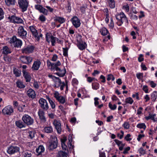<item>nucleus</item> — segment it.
<instances>
[{
  "label": "nucleus",
  "instance_id": "obj_19",
  "mask_svg": "<svg viewBox=\"0 0 157 157\" xmlns=\"http://www.w3.org/2000/svg\"><path fill=\"white\" fill-rule=\"evenodd\" d=\"M54 140L52 141L49 145L48 149L50 150H52L56 148L57 147L58 141L57 137H54Z\"/></svg>",
  "mask_w": 157,
  "mask_h": 157
},
{
  "label": "nucleus",
  "instance_id": "obj_4",
  "mask_svg": "<svg viewBox=\"0 0 157 157\" xmlns=\"http://www.w3.org/2000/svg\"><path fill=\"white\" fill-rule=\"evenodd\" d=\"M18 3L22 12L27 10L29 4L27 0H18Z\"/></svg>",
  "mask_w": 157,
  "mask_h": 157
},
{
  "label": "nucleus",
  "instance_id": "obj_37",
  "mask_svg": "<svg viewBox=\"0 0 157 157\" xmlns=\"http://www.w3.org/2000/svg\"><path fill=\"white\" fill-rule=\"evenodd\" d=\"M56 40H58V39L57 38L54 37L52 35H51L50 40L52 46H54L55 45V43Z\"/></svg>",
  "mask_w": 157,
  "mask_h": 157
},
{
  "label": "nucleus",
  "instance_id": "obj_20",
  "mask_svg": "<svg viewBox=\"0 0 157 157\" xmlns=\"http://www.w3.org/2000/svg\"><path fill=\"white\" fill-rule=\"evenodd\" d=\"M38 113L41 122L44 123L46 121V118L44 116V111L41 109H39Z\"/></svg>",
  "mask_w": 157,
  "mask_h": 157
},
{
  "label": "nucleus",
  "instance_id": "obj_27",
  "mask_svg": "<svg viewBox=\"0 0 157 157\" xmlns=\"http://www.w3.org/2000/svg\"><path fill=\"white\" fill-rule=\"evenodd\" d=\"M44 147L42 145L39 146L38 148H37L36 149V152L37 153L38 155H41V153L44 152Z\"/></svg>",
  "mask_w": 157,
  "mask_h": 157
},
{
  "label": "nucleus",
  "instance_id": "obj_57",
  "mask_svg": "<svg viewBox=\"0 0 157 157\" xmlns=\"http://www.w3.org/2000/svg\"><path fill=\"white\" fill-rule=\"evenodd\" d=\"M131 136V135L129 134H127L126 136L124 137V139L127 141H130L132 140L131 138H129Z\"/></svg>",
  "mask_w": 157,
  "mask_h": 157
},
{
  "label": "nucleus",
  "instance_id": "obj_13",
  "mask_svg": "<svg viewBox=\"0 0 157 157\" xmlns=\"http://www.w3.org/2000/svg\"><path fill=\"white\" fill-rule=\"evenodd\" d=\"M35 8L44 15H47L48 14V10L43 7L41 5H35Z\"/></svg>",
  "mask_w": 157,
  "mask_h": 157
},
{
  "label": "nucleus",
  "instance_id": "obj_51",
  "mask_svg": "<svg viewBox=\"0 0 157 157\" xmlns=\"http://www.w3.org/2000/svg\"><path fill=\"white\" fill-rule=\"evenodd\" d=\"M123 9H124L126 11L128 12L129 11V8L128 5L126 4L123 6Z\"/></svg>",
  "mask_w": 157,
  "mask_h": 157
},
{
  "label": "nucleus",
  "instance_id": "obj_10",
  "mask_svg": "<svg viewBox=\"0 0 157 157\" xmlns=\"http://www.w3.org/2000/svg\"><path fill=\"white\" fill-rule=\"evenodd\" d=\"M39 103L40 107L42 109L43 111H46L49 108L48 103L45 99L43 98H40L39 100Z\"/></svg>",
  "mask_w": 157,
  "mask_h": 157
},
{
  "label": "nucleus",
  "instance_id": "obj_17",
  "mask_svg": "<svg viewBox=\"0 0 157 157\" xmlns=\"http://www.w3.org/2000/svg\"><path fill=\"white\" fill-rule=\"evenodd\" d=\"M19 148L17 146L10 147L7 150V152L10 154H12L19 151Z\"/></svg>",
  "mask_w": 157,
  "mask_h": 157
},
{
  "label": "nucleus",
  "instance_id": "obj_32",
  "mask_svg": "<svg viewBox=\"0 0 157 157\" xmlns=\"http://www.w3.org/2000/svg\"><path fill=\"white\" fill-rule=\"evenodd\" d=\"M67 154L65 152L60 151L58 152L57 157H67Z\"/></svg>",
  "mask_w": 157,
  "mask_h": 157
},
{
  "label": "nucleus",
  "instance_id": "obj_43",
  "mask_svg": "<svg viewBox=\"0 0 157 157\" xmlns=\"http://www.w3.org/2000/svg\"><path fill=\"white\" fill-rule=\"evenodd\" d=\"M26 105H20L18 107L17 109L20 112L23 111L25 109V108L26 107Z\"/></svg>",
  "mask_w": 157,
  "mask_h": 157
},
{
  "label": "nucleus",
  "instance_id": "obj_56",
  "mask_svg": "<svg viewBox=\"0 0 157 157\" xmlns=\"http://www.w3.org/2000/svg\"><path fill=\"white\" fill-rule=\"evenodd\" d=\"M142 89L146 93H148V89L147 86H144Z\"/></svg>",
  "mask_w": 157,
  "mask_h": 157
},
{
  "label": "nucleus",
  "instance_id": "obj_25",
  "mask_svg": "<svg viewBox=\"0 0 157 157\" xmlns=\"http://www.w3.org/2000/svg\"><path fill=\"white\" fill-rule=\"evenodd\" d=\"M15 123L16 126L20 128H25L26 127V125L24 122H23L21 120L16 121Z\"/></svg>",
  "mask_w": 157,
  "mask_h": 157
},
{
  "label": "nucleus",
  "instance_id": "obj_29",
  "mask_svg": "<svg viewBox=\"0 0 157 157\" xmlns=\"http://www.w3.org/2000/svg\"><path fill=\"white\" fill-rule=\"evenodd\" d=\"M54 21H58L60 24H63L65 22V19L61 17H55Z\"/></svg>",
  "mask_w": 157,
  "mask_h": 157
},
{
  "label": "nucleus",
  "instance_id": "obj_31",
  "mask_svg": "<svg viewBox=\"0 0 157 157\" xmlns=\"http://www.w3.org/2000/svg\"><path fill=\"white\" fill-rule=\"evenodd\" d=\"M44 130L45 132L47 133H52L53 131V128L51 126L45 127Z\"/></svg>",
  "mask_w": 157,
  "mask_h": 157
},
{
  "label": "nucleus",
  "instance_id": "obj_12",
  "mask_svg": "<svg viewBox=\"0 0 157 157\" xmlns=\"http://www.w3.org/2000/svg\"><path fill=\"white\" fill-rule=\"evenodd\" d=\"M2 111L4 115H10L13 112V109L12 106L8 105L5 107Z\"/></svg>",
  "mask_w": 157,
  "mask_h": 157
},
{
  "label": "nucleus",
  "instance_id": "obj_6",
  "mask_svg": "<svg viewBox=\"0 0 157 157\" xmlns=\"http://www.w3.org/2000/svg\"><path fill=\"white\" fill-rule=\"evenodd\" d=\"M53 81L54 82L55 87L58 88L60 86V90H62L63 89L64 87L65 86L64 82H62L61 79L58 77H56Z\"/></svg>",
  "mask_w": 157,
  "mask_h": 157
},
{
  "label": "nucleus",
  "instance_id": "obj_40",
  "mask_svg": "<svg viewBox=\"0 0 157 157\" xmlns=\"http://www.w3.org/2000/svg\"><path fill=\"white\" fill-rule=\"evenodd\" d=\"M109 7L111 8H113L115 7V2L113 0H108Z\"/></svg>",
  "mask_w": 157,
  "mask_h": 157
},
{
  "label": "nucleus",
  "instance_id": "obj_3",
  "mask_svg": "<svg viewBox=\"0 0 157 157\" xmlns=\"http://www.w3.org/2000/svg\"><path fill=\"white\" fill-rule=\"evenodd\" d=\"M10 42L13 44L15 47L21 48L22 44L21 40L17 39L15 36L11 38Z\"/></svg>",
  "mask_w": 157,
  "mask_h": 157
},
{
  "label": "nucleus",
  "instance_id": "obj_41",
  "mask_svg": "<svg viewBox=\"0 0 157 157\" xmlns=\"http://www.w3.org/2000/svg\"><path fill=\"white\" fill-rule=\"evenodd\" d=\"M133 100L131 97H128L125 99V102L127 103L132 104L133 102Z\"/></svg>",
  "mask_w": 157,
  "mask_h": 157
},
{
  "label": "nucleus",
  "instance_id": "obj_52",
  "mask_svg": "<svg viewBox=\"0 0 157 157\" xmlns=\"http://www.w3.org/2000/svg\"><path fill=\"white\" fill-rule=\"evenodd\" d=\"M72 83L73 85L75 86L78 84V81L76 78H74L72 80Z\"/></svg>",
  "mask_w": 157,
  "mask_h": 157
},
{
  "label": "nucleus",
  "instance_id": "obj_38",
  "mask_svg": "<svg viewBox=\"0 0 157 157\" xmlns=\"http://www.w3.org/2000/svg\"><path fill=\"white\" fill-rule=\"evenodd\" d=\"M136 127L139 128H143L144 130H145L146 128V126L144 123L138 124L137 125Z\"/></svg>",
  "mask_w": 157,
  "mask_h": 157
},
{
  "label": "nucleus",
  "instance_id": "obj_49",
  "mask_svg": "<svg viewBox=\"0 0 157 157\" xmlns=\"http://www.w3.org/2000/svg\"><path fill=\"white\" fill-rule=\"evenodd\" d=\"M149 82L152 88H155L157 85L156 84L154 83L153 81H150Z\"/></svg>",
  "mask_w": 157,
  "mask_h": 157
},
{
  "label": "nucleus",
  "instance_id": "obj_15",
  "mask_svg": "<svg viewBox=\"0 0 157 157\" xmlns=\"http://www.w3.org/2000/svg\"><path fill=\"white\" fill-rule=\"evenodd\" d=\"M29 29L33 36L36 38V40H39L40 38L37 30L33 26H30L29 27Z\"/></svg>",
  "mask_w": 157,
  "mask_h": 157
},
{
  "label": "nucleus",
  "instance_id": "obj_60",
  "mask_svg": "<svg viewBox=\"0 0 157 157\" xmlns=\"http://www.w3.org/2000/svg\"><path fill=\"white\" fill-rule=\"evenodd\" d=\"M99 100V98H94V105L95 106H97L99 104V101H98V100Z\"/></svg>",
  "mask_w": 157,
  "mask_h": 157
},
{
  "label": "nucleus",
  "instance_id": "obj_39",
  "mask_svg": "<svg viewBox=\"0 0 157 157\" xmlns=\"http://www.w3.org/2000/svg\"><path fill=\"white\" fill-rule=\"evenodd\" d=\"M99 84L98 82H94L92 84V88L94 90H97L99 89Z\"/></svg>",
  "mask_w": 157,
  "mask_h": 157
},
{
  "label": "nucleus",
  "instance_id": "obj_36",
  "mask_svg": "<svg viewBox=\"0 0 157 157\" xmlns=\"http://www.w3.org/2000/svg\"><path fill=\"white\" fill-rule=\"evenodd\" d=\"M17 86L20 88H25V86L23 84L22 82L21 81H18L16 82Z\"/></svg>",
  "mask_w": 157,
  "mask_h": 157
},
{
  "label": "nucleus",
  "instance_id": "obj_9",
  "mask_svg": "<svg viewBox=\"0 0 157 157\" xmlns=\"http://www.w3.org/2000/svg\"><path fill=\"white\" fill-rule=\"evenodd\" d=\"M8 19L11 22L14 23L21 24L23 22L22 19L15 15L10 16L8 17Z\"/></svg>",
  "mask_w": 157,
  "mask_h": 157
},
{
  "label": "nucleus",
  "instance_id": "obj_30",
  "mask_svg": "<svg viewBox=\"0 0 157 157\" xmlns=\"http://www.w3.org/2000/svg\"><path fill=\"white\" fill-rule=\"evenodd\" d=\"M66 11L67 13H70L71 10V4L70 2L68 1L67 2V3L66 5V6L65 7Z\"/></svg>",
  "mask_w": 157,
  "mask_h": 157
},
{
  "label": "nucleus",
  "instance_id": "obj_63",
  "mask_svg": "<svg viewBox=\"0 0 157 157\" xmlns=\"http://www.w3.org/2000/svg\"><path fill=\"white\" fill-rule=\"evenodd\" d=\"M143 55L141 54L140 55L139 57L138 58V61L140 62H141L144 60V58H143Z\"/></svg>",
  "mask_w": 157,
  "mask_h": 157
},
{
  "label": "nucleus",
  "instance_id": "obj_34",
  "mask_svg": "<svg viewBox=\"0 0 157 157\" xmlns=\"http://www.w3.org/2000/svg\"><path fill=\"white\" fill-rule=\"evenodd\" d=\"M13 74L16 77H19L21 76V73L20 71L17 68H15L13 70Z\"/></svg>",
  "mask_w": 157,
  "mask_h": 157
},
{
  "label": "nucleus",
  "instance_id": "obj_55",
  "mask_svg": "<svg viewBox=\"0 0 157 157\" xmlns=\"http://www.w3.org/2000/svg\"><path fill=\"white\" fill-rule=\"evenodd\" d=\"M152 117H151V120L154 122H157V117H155L156 114H151Z\"/></svg>",
  "mask_w": 157,
  "mask_h": 157
},
{
  "label": "nucleus",
  "instance_id": "obj_21",
  "mask_svg": "<svg viewBox=\"0 0 157 157\" xmlns=\"http://www.w3.org/2000/svg\"><path fill=\"white\" fill-rule=\"evenodd\" d=\"M41 63L39 60L37 59L36 60L34 61L32 69L33 71H37L40 68Z\"/></svg>",
  "mask_w": 157,
  "mask_h": 157
},
{
  "label": "nucleus",
  "instance_id": "obj_42",
  "mask_svg": "<svg viewBox=\"0 0 157 157\" xmlns=\"http://www.w3.org/2000/svg\"><path fill=\"white\" fill-rule=\"evenodd\" d=\"M76 40L77 42V44L82 42V36L79 34L77 35L76 36Z\"/></svg>",
  "mask_w": 157,
  "mask_h": 157
},
{
  "label": "nucleus",
  "instance_id": "obj_26",
  "mask_svg": "<svg viewBox=\"0 0 157 157\" xmlns=\"http://www.w3.org/2000/svg\"><path fill=\"white\" fill-rule=\"evenodd\" d=\"M77 46L79 49L83 50L84 49L86 46V43L83 41L77 44Z\"/></svg>",
  "mask_w": 157,
  "mask_h": 157
},
{
  "label": "nucleus",
  "instance_id": "obj_1",
  "mask_svg": "<svg viewBox=\"0 0 157 157\" xmlns=\"http://www.w3.org/2000/svg\"><path fill=\"white\" fill-rule=\"evenodd\" d=\"M48 67L52 71L56 70L58 71L56 73V74L60 77H63L64 76L66 73V70L65 69L61 70L58 67L61 64V63L59 61H58L57 62L52 63L49 60L47 61Z\"/></svg>",
  "mask_w": 157,
  "mask_h": 157
},
{
  "label": "nucleus",
  "instance_id": "obj_64",
  "mask_svg": "<svg viewBox=\"0 0 157 157\" xmlns=\"http://www.w3.org/2000/svg\"><path fill=\"white\" fill-rule=\"evenodd\" d=\"M99 157H106L105 153L104 152H101L99 151Z\"/></svg>",
  "mask_w": 157,
  "mask_h": 157
},
{
  "label": "nucleus",
  "instance_id": "obj_53",
  "mask_svg": "<svg viewBox=\"0 0 157 157\" xmlns=\"http://www.w3.org/2000/svg\"><path fill=\"white\" fill-rule=\"evenodd\" d=\"M109 28L111 29H113L114 27V23L113 19L111 18L110 19V22L109 25Z\"/></svg>",
  "mask_w": 157,
  "mask_h": 157
},
{
  "label": "nucleus",
  "instance_id": "obj_14",
  "mask_svg": "<svg viewBox=\"0 0 157 157\" xmlns=\"http://www.w3.org/2000/svg\"><path fill=\"white\" fill-rule=\"evenodd\" d=\"M53 124L55 128L56 129L58 133L60 134L62 131L60 121L56 119L54 120L53 121Z\"/></svg>",
  "mask_w": 157,
  "mask_h": 157
},
{
  "label": "nucleus",
  "instance_id": "obj_18",
  "mask_svg": "<svg viewBox=\"0 0 157 157\" xmlns=\"http://www.w3.org/2000/svg\"><path fill=\"white\" fill-rule=\"evenodd\" d=\"M20 60L24 63L29 64L32 62L33 58L30 56H23L21 57Z\"/></svg>",
  "mask_w": 157,
  "mask_h": 157
},
{
  "label": "nucleus",
  "instance_id": "obj_11",
  "mask_svg": "<svg viewBox=\"0 0 157 157\" xmlns=\"http://www.w3.org/2000/svg\"><path fill=\"white\" fill-rule=\"evenodd\" d=\"M34 49L33 46L32 45H28L23 48L21 50L22 53L25 54H29L32 53Z\"/></svg>",
  "mask_w": 157,
  "mask_h": 157
},
{
  "label": "nucleus",
  "instance_id": "obj_50",
  "mask_svg": "<svg viewBox=\"0 0 157 157\" xmlns=\"http://www.w3.org/2000/svg\"><path fill=\"white\" fill-rule=\"evenodd\" d=\"M63 55L64 56H67L68 55L67 51L68 48H63Z\"/></svg>",
  "mask_w": 157,
  "mask_h": 157
},
{
  "label": "nucleus",
  "instance_id": "obj_2",
  "mask_svg": "<svg viewBox=\"0 0 157 157\" xmlns=\"http://www.w3.org/2000/svg\"><path fill=\"white\" fill-rule=\"evenodd\" d=\"M116 19L118 20L117 23L119 26H121L122 24L124 22H126L127 24L128 23V21L127 18L124 13L123 12L120 13L119 14L116 15Z\"/></svg>",
  "mask_w": 157,
  "mask_h": 157
},
{
  "label": "nucleus",
  "instance_id": "obj_48",
  "mask_svg": "<svg viewBox=\"0 0 157 157\" xmlns=\"http://www.w3.org/2000/svg\"><path fill=\"white\" fill-rule=\"evenodd\" d=\"M39 19L40 21L42 22L45 21L46 20L45 17L42 14L40 16Z\"/></svg>",
  "mask_w": 157,
  "mask_h": 157
},
{
  "label": "nucleus",
  "instance_id": "obj_59",
  "mask_svg": "<svg viewBox=\"0 0 157 157\" xmlns=\"http://www.w3.org/2000/svg\"><path fill=\"white\" fill-rule=\"evenodd\" d=\"M137 78L138 79H140L142 78L143 77V73H137L136 74Z\"/></svg>",
  "mask_w": 157,
  "mask_h": 157
},
{
  "label": "nucleus",
  "instance_id": "obj_61",
  "mask_svg": "<svg viewBox=\"0 0 157 157\" xmlns=\"http://www.w3.org/2000/svg\"><path fill=\"white\" fill-rule=\"evenodd\" d=\"M63 150L66 151L67 149V145L65 143H63L61 144Z\"/></svg>",
  "mask_w": 157,
  "mask_h": 157
},
{
  "label": "nucleus",
  "instance_id": "obj_7",
  "mask_svg": "<svg viewBox=\"0 0 157 157\" xmlns=\"http://www.w3.org/2000/svg\"><path fill=\"white\" fill-rule=\"evenodd\" d=\"M54 97L60 103L63 104L66 102V98L65 97L61 96L57 91H56L54 94Z\"/></svg>",
  "mask_w": 157,
  "mask_h": 157
},
{
  "label": "nucleus",
  "instance_id": "obj_23",
  "mask_svg": "<svg viewBox=\"0 0 157 157\" xmlns=\"http://www.w3.org/2000/svg\"><path fill=\"white\" fill-rule=\"evenodd\" d=\"M28 96L30 98L34 99L36 97V94L35 91L32 89H29L27 92Z\"/></svg>",
  "mask_w": 157,
  "mask_h": 157
},
{
  "label": "nucleus",
  "instance_id": "obj_24",
  "mask_svg": "<svg viewBox=\"0 0 157 157\" xmlns=\"http://www.w3.org/2000/svg\"><path fill=\"white\" fill-rule=\"evenodd\" d=\"M2 50V53L5 55H6L11 52V50L6 46H3Z\"/></svg>",
  "mask_w": 157,
  "mask_h": 157
},
{
  "label": "nucleus",
  "instance_id": "obj_35",
  "mask_svg": "<svg viewBox=\"0 0 157 157\" xmlns=\"http://www.w3.org/2000/svg\"><path fill=\"white\" fill-rule=\"evenodd\" d=\"M24 157H30L32 156L31 152L29 150H26L23 152Z\"/></svg>",
  "mask_w": 157,
  "mask_h": 157
},
{
  "label": "nucleus",
  "instance_id": "obj_54",
  "mask_svg": "<svg viewBox=\"0 0 157 157\" xmlns=\"http://www.w3.org/2000/svg\"><path fill=\"white\" fill-rule=\"evenodd\" d=\"M124 127L126 129H128L129 128V124L127 122H124L123 125Z\"/></svg>",
  "mask_w": 157,
  "mask_h": 157
},
{
  "label": "nucleus",
  "instance_id": "obj_44",
  "mask_svg": "<svg viewBox=\"0 0 157 157\" xmlns=\"http://www.w3.org/2000/svg\"><path fill=\"white\" fill-rule=\"evenodd\" d=\"M101 34L102 35L105 36L108 33V31L105 28H103L101 31Z\"/></svg>",
  "mask_w": 157,
  "mask_h": 157
},
{
  "label": "nucleus",
  "instance_id": "obj_22",
  "mask_svg": "<svg viewBox=\"0 0 157 157\" xmlns=\"http://www.w3.org/2000/svg\"><path fill=\"white\" fill-rule=\"evenodd\" d=\"M23 76L26 80V82H29L31 79V77L30 74L26 71H22Z\"/></svg>",
  "mask_w": 157,
  "mask_h": 157
},
{
  "label": "nucleus",
  "instance_id": "obj_16",
  "mask_svg": "<svg viewBox=\"0 0 157 157\" xmlns=\"http://www.w3.org/2000/svg\"><path fill=\"white\" fill-rule=\"evenodd\" d=\"M71 21L73 25L76 28L79 27L81 25L79 19L76 16L73 17L71 19Z\"/></svg>",
  "mask_w": 157,
  "mask_h": 157
},
{
  "label": "nucleus",
  "instance_id": "obj_33",
  "mask_svg": "<svg viewBox=\"0 0 157 157\" xmlns=\"http://www.w3.org/2000/svg\"><path fill=\"white\" fill-rule=\"evenodd\" d=\"M157 98V92L155 91L152 92L151 94V99L153 101H155Z\"/></svg>",
  "mask_w": 157,
  "mask_h": 157
},
{
  "label": "nucleus",
  "instance_id": "obj_5",
  "mask_svg": "<svg viewBox=\"0 0 157 157\" xmlns=\"http://www.w3.org/2000/svg\"><path fill=\"white\" fill-rule=\"evenodd\" d=\"M22 120L25 124L30 125L32 124L34 122V120L30 116L25 114L22 117Z\"/></svg>",
  "mask_w": 157,
  "mask_h": 157
},
{
  "label": "nucleus",
  "instance_id": "obj_8",
  "mask_svg": "<svg viewBox=\"0 0 157 157\" xmlns=\"http://www.w3.org/2000/svg\"><path fill=\"white\" fill-rule=\"evenodd\" d=\"M17 34L21 38H25L27 37V32L25 30L23 26H21L17 30Z\"/></svg>",
  "mask_w": 157,
  "mask_h": 157
},
{
  "label": "nucleus",
  "instance_id": "obj_58",
  "mask_svg": "<svg viewBox=\"0 0 157 157\" xmlns=\"http://www.w3.org/2000/svg\"><path fill=\"white\" fill-rule=\"evenodd\" d=\"M29 136L31 139L33 138L34 136L35 132L33 131L29 132Z\"/></svg>",
  "mask_w": 157,
  "mask_h": 157
},
{
  "label": "nucleus",
  "instance_id": "obj_45",
  "mask_svg": "<svg viewBox=\"0 0 157 157\" xmlns=\"http://www.w3.org/2000/svg\"><path fill=\"white\" fill-rule=\"evenodd\" d=\"M109 106L112 110H114L117 108V105L115 104H114L113 105H112L111 102L109 103Z\"/></svg>",
  "mask_w": 157,
  "mask_h": 157
},
{
  "label": "nucleus",
  "instance_id": "obj_47",
  "mask_svg": "<svg viewBox=\"0 0 157 157\" xmlns=\"http://www.w3.org/2000/svg\"><path fill=\"white\" fill-rule=\"evenodd\" d=\"M4 12L2 9L0 8V21L4 17Z\"/></svg>",
  "mask_w": 157,
  "mask_h": 157
},
{
  "label": "nucleus",
  "instance_id": "obj_28",
  "mask_svg": "<svg viewBox=\"0 0 157 157\" xmlns=\"http://www.w3.org/2000/svg\"><path fill=\"white\" fill-rule=\"evenodd\" d=\"M6 5L9 6H13L16 2L15 0H5Z\"/></svg>",
  "mask_w": 157,
  "mask_h": 157
},
{
  "label": "nucleus",
  "instance_id": "obj_46",
  "mask_svg": "<svg viewBox=\"0 0 157 157\" xmlns=\"http://www.w3.org/2000/svg\"><path fill=\"white\" fill-rule=\"evenodd\" d=\"M140 154V156L142 155H144L146 153L145 151L142 147H140L138 150Z\"/></svg>",
  "mask_w": 157,
  "mask_h": 157
},
{
  "label": "nucleus",
  "instance_id": "obj_62",
  "mask_svg": "<svg viewBox=\"0 0 157 157\" xmlns=\"http://www.w3.org/2000/svg\"><path fill=\"white\" fill-rule=\"evenodd\" d=\"M49 102L51 105L52 108L53 109H54L55 108L56 105L54 102L52 100Z\"/></svg>",
  "mask_w": 157,
  "mask_h": 157
}]
</instances>
